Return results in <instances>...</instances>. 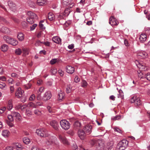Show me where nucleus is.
<instances>
[{"instance_id":"nucleus-1","label":"nucleus","mask_w":150,"mask_h":150,"mask_svg":"<svg viewBox=\"0 0 150 150\" xmlns=\"http://www.w3.org/2000/svg\"><path fill=\"white\" fill-rule=\"evenodd\" d=\"M91 143L93 146H95L97 150H101L103 148V144L101 141L98 140H92Z\"/></svg>"},{"instance_id":"nucleus-2","label":"nucleus","mask_w":150,"mask_h":150,"mask_svg":"<svg viewBox=\"0 0 150 150\" xmlns=\"http://www.w3.org/2000/svg\"><path fill=\"white\" fill-rule=\"evenodd\" d=\"M27 15L28 16V17L27 18V21L29 24H33L34 22V19L37 18V15L31 11L28 12Z\"/></svg>"},{"instance_id":"nucleus-3","label":"nucleus","mask_w":150,"mask_h":150,"mask_svg":"<svg viewBox=\"0 0 150 150\" xmlns=\"http://www.w3.org/2000/svg\"><path fill=\"white\" fill-rule=\"evenodd\" d=\"M128 142L125 139L120 142L116 146L117 150H124L127 146Z\"/></svg>"},{"instance_id":"nucleus-4","label":"nucleus","mask_w":150,"mask_h":150,"mask_svg":"<svg viewBox=\"0 0 150 150\" xmlns=\"http://www.w3.org/2000/svg\"><path fill=\"white\" fill-rule=\"evenodd\" d=\"M60 124L62 128L65 130H67L70 127V124L66 120H61Z\"/></svg>"},{"instance_id":"nucleus-5","label":"nucleus","mask_w":150,"mask_h":150,"mask_svg":"<svg viewBox=\"0 0 150 150\" xmlns=\"http://www.w3.org/2000/svg\"><path fill=\"white\" fill-rule=\"evenodd\" d=\"M37 134L42 137H46L48 136L47 131L45 129H38L36 130Z\"/></svg>"},{"instance_id":"nucleus-6","label":"nucleus","mask_w":150,"mask_h":150,"mask_svg":"<svg viewBox=\"0 0 150 150\" xmlns=\"http://www.w3.org/2000/svg\"><path fill=\"white\" fill-rule=\"evenodd\" d=\"M47 137V138L46 139V141L45 143L48 146L55 143L56 141H57V138L55 137L48 135V136Z\"/></svg>"},{"instance_id":"nucleus-7","label":"nucleus","mask_w":150,"mask_h":150,"mask_svg":"<svg viewBox=\"0 0 150 150\" xmlns=\"http://www.w3.org/2000/svg\"><path fill=\"white\" fill-rule=\"evenodd\" d=\"M58 137L61 143L65 145H69V143L66 137L63 134H59Z\"/></svg>"},{"instance_id":"nucleus-8","label":"nucleus","mask_w":150,"mask_h":150,"mask_svg":"<svg viewBox=\"0 0 150 150\" xmlns=\"http://www.w3.org/2000/svg\"><path fill=\"white\" fill-rule=\"evenodd\" d=\"M130 101L132 103H134L136 106L139 105L141 104L140 98L139 97L136 96L132 97Z\"/></svg>"},{"instance_id":"nucleus-9","label":"nucleus","mask_w":150,"mask_h":150,"mask_svg":"<svg viewBox=\"0 0 150 150\" xmlns=\"http://www.w3.org/2000/svg\"><path fill=\"white\" fill-rule=\"evenodd\" d=\"M138 57L141 59L146 58L147 57V54L144 51H139L137 53Z\"/></svg>"},{"instance_id":"nucleus-10","label":"nucleus","mask_w":150,"mask_h":150,"mask_svg":"<svg viewBox=\"0 0 150 150\" xmlns=\"http://www.w3.org/2000/svg\"><path fill=\"white\" fill-rule=\"evenodd\" d=\"M10 10L13 11H14L16 9V4L11 0H9L7 3Z\"/></svg>"},{"instance_id":"nucleus-11","label":"nucleus","mask_w":150,"mask_h":150,"mask_svg":"<svg viewBox=\"0 0 150 150\" xmlns=\"http://www.w3.org/2000/svg\"><path fill=\"white\" fill-rule=\"evenodd\" d=\"M50 124L53 128L56 130H59L58 123L55 120H53L50 121Z\"/></svg>"},{"instance_id":"nucleus-12","label":"nucleus","mask_w":150,"mask_h":150,"mask_svg":"<svg viewBox=\"0 0 150 150\" xmlns=\"http://www.w3.org/2000/svg\"><path fill=\"white\" fill-rule=\"evenodd\" d=\"M92 127L91 125H87L83 128V130L87 134H90L92 131Z\"/></svg>"},{"instance_id":"nucleus-13","label":"nucleus","mask_w":150,"mask_h":150,"mask_svg":"<svg viewBox=\"0 0 150 150\" xmlns=\"http://www.w3.org/2000/svg\"><path fill=\"white\" fill-rule=\"evenodd\" d=\"M109 23L112 26L117 25L119 22L117 21L116 18L112 16L110 18L109 22Z\"/></svg>"},{"instance_id":"nucleus-14","label":"nucleus","mask_w":150,"mask_h":150,"mask_svg":"<svg viewBox=\"0 0 150 150\" xmlns=\"http://www.w3.org/2000/svg\"><path fill=\"white\" fill-rule=\"evenodd\" d=\"M78 135L81 139H84L86 135V133L84 130L79 129L78 131Z\"/></svg>"},{"instance_id":"nucleus-15","label":"nucleus","mask_w":150,"mask_h":150,"mask_svg":"<svg viewBox=\"0 0 150 150\" xmlns=\"http://www.w3.org/2000/svg\"><path fill=\"white\" fill-rule=\"evenodd\" d=\"M52 96L50 91H48L45 92L42 97V99L44 100H47L50 99Z\"/></svg>"},{"instance_id":"nucleus-16","label":"nucleus","mask_w":150,"mask_h":150,"mask_svg":"<svg viewBox=\"0 0 150 150\" xmlns=\"http://www.w3.org/2000/svg\"><path fill=\"white\" fill-rule=\"evenodd\" d=\"M24 91L21 90V88H19L17 89L15 93V96L18 98H20L22 96L23 93Z\"/></svg>"},{"instance_id":"nucleus-17","label":"nucleus","mask_w":150,"mask_h":150,"mask_svg":"<svg viewBox=\"0 0 150 150\" xmlns=\"http://www.w3.org/2000/svg\"><path fill=\"white\" fill-rule=\"evenodd\" d=\"M66 69L67 72L71 74H73L74 71V68L69 66H67Z\"/></svg>"},{"instance_id":"nucleus-18","label":"nucleus","mask_w":150,"mask_h":150,"mask_svg":"<svg viewBox=\"0 0 150 150\" xmlns=\"http://www.w3.org/2000/svg\"><path fill=\"white\" fill-rule=\"evenodd\" d=\"M18 44V41L16 40L14 38H11L9 44H10L13 46H15L17 45Z\"/></svg>"},{"instance_id":"nucleus-19","label":"nucleus","mask_w":150,"mask_h":150,"mask_svg":"<svg viewBox=\"0 0 150 150\" xmlns=\"http://www.w3.org/2000/svg\"><path fill=\"white\" fill-rule=\"evenodd\" d=\"M52 41L55 43H59L61 42V39L58 36L54 37L52 38Z\"/></svg>"},{"instance_id":"nucleus-20","label":"nucleus","mask_w":150,"mask_h":150,"mask_svg":"<svg viewBox=\"0 0 150 150\" xmlns=\"http://www.w3.org/2000/svg\"><path fill=\"white\" fill-rule=\"evenodd\" d=\"M58 99L59 100H62L64 96V93H63L61 90H59L58 91Z\"/></svg>"},{"instance_id":"nucleus-21","label":"nucleus","mask_w":150,"mask_h":150,"mask_svg":"<svg viewBox=\"0 0 150 150\" xmlns=\"http://www.w3.org/2000/svg\"><path fill=\"white\" fill-rule=\"evenodd\" d=\"M146 35L145 34H142L140 35L139 40L141 42H143L146 39Z\"/></svg>"},{"instance_id":"nucleus-22","label":"nucleus","mask_w":150,"mask_h":150,"mask_svg":"<svg viewBox=\"0 0 150 150\" xmlns=\"http://www.w3.org/2000/svg\"><path fill=\"white\" fill-rule=\"evenodd\" d=\"M47 0H37V4L39 6H42L47 3Z\"/></svg>"},{"instance_id":"nucleus-23","label":"nucleus","mask_w":150,"mask_h":150,"mask_svg":"<svg viewBox=\"0 0 150 150\" xmlns=\"http://www.w3.org/2000/svg\"><path fill=\"white\" fill-rule=\"evenodd\" d=\"M48 18L49 20L52 21L54 20L55 19V16L52 12H50L48 13Z\"/></svg>"},{"instance_id":"nucleus-24","label":"nucleus","mask_w":150,"mask_h":150,"mask_svg":"<svg viewBox=\"0 0 150 150\" xmlns=\"http://www.w3.org/2000/svg\"><path fill=\"white\" fill-rule=\"evenodd\" d=\"M10 132L8 130H4L2 132V135L5 137H7L9 134Z\"/></svg>"},{"instance_id":"nucleus-25","label":"nucleus","mask_w":150,"mask_h":150,"mask_svg":"<svg viewBox=\"0 0 150 150\" xmlns=\"http://www.w3.org/2000/svg\"><path fill=\"white\" fill-rule=\"evenodd\" d=\"M17 38L19 40L22 41L24 39V35L22 33H19L17 35Z\"/></svg>"},{"instance_id":"nucleus-26","label":"nucleus","mask_w":150,"mask_h":150,"mask_svg":"<svg viewBox=\"0 0 150 150\" xmlns=\"http://www.w3.org/2000/svg\"><path fill=\"white\" fill-rule=\"evenodd\" d=\"M11 114L13 115V117H15L18 120L20 119L19 118L20 115L19 113L17 112L13 111L11 112Z\"/></svg>"},{"instance_id":"nucleus-27","label":"nucleus","mask_w":150,"mask_h":150,"mask_svg":"<svg viewBox=\"0 0 150 150\" xmlns=\"http://www.w3.org/2000/svg\"><path fill=\"white\" fill-rule=\"evenodd\" d=\"M1 31L4 33H8L9 32L10 30L6 27H2L1 30Z\"/></svg>"},{"instance_id":"nucleus-28","label":"nucleus","mask_w":150,"mask_h":150,"mask_svg":"<svg viewBox=\"0 0 150 150\" xmlns=\"http://www.w3.org/2000/svg\"><path fill=\"white\" fill-rule=\"evenodd\" d=\"M8 46L7 45L4 44L1 46V50L3 52H6L8 50Z\"/></svg>"},{"instance_id":"nucleus-29","label":"nucleus","mask_w":150,"mask_h":150,"mask_svg":"<svg viewBox=\"0 0 150 150\" xmlns=\"http://www.w3.org/2000/svg\"><path fill=\"white\" fill-rule=\"evenodd\" d=\"M3 38L6 43L9 44L11 39V38L10 37L7 35H5L3 37Z\"/></svg>"},{"instance_id":"nucleus-30","label":"nucleus","mask_w":150,"mask_h":150,"mask_svg":"<svg viewBox=\"0 0 150 150\" xmlns=\"http://www.w3.org/2000/svg\"><path fill=\"white\" fill-rule=\"evenodd\" d=\"M23 55L25 56L27 55H28L29 53V51L27 49L25 48L23 49Z\"/></svg>"},{"instance_id":"nucleus-31","label":"nucleus","mask_w":150,"mask_h":150,"mask_svg":"<svg viewBox=\"0 0 150 150\" xmlns=\"http://www.w3.org/2000/svg\"><path fill=\"white\" fill-rule=\"evenodd\" d=\"M15 145L16 147L17 148V149L21 150L23 148V146H22V145L18 143H16L15 144Z\"/></svg>"},{"instance_id":"nucleus-32","label":"nucleus","mask_w":150,"mask_h":150,"mask_svg":"<svg viewBox=\"0 0 150 150\" xmlns=\"http://www.w3.org/2000/svg\"><path fill=\"white\" fill-rule=\"evenodd\" d=\"M117 95L118 98H121L122 99L123 98L124 95L122 91L121 90H120L119 91V94H118Z\"/></svg>"},{"instance_id":"nucleus-33","label":"nucleus","mask_w":150,"mask_h":150,"mask_svg":"<svg viewBox=\"0 0 150 150\" xmlns=\"http://www.w3.org/2000/svg\"><path fill=\"white\" fill-rule=\"evenodd\" d=\"M30 141V139L27 137H24L23 139V142L26 144H29Z\"/></svg>"},{"instance_id":"nucleus-34","label":"nucleus","mask_w":150,"mask_h":150,"mask_svg":"<svg viewBox=\"0 0 150 150\" xmlns=\"http://www.w3.org/2000/svg\"><path fill=\"white\" fill-rule=\"evenodd\" d=\"M63 3L66 5L69 4L71 2V0H63Z\"/></svg>"},{"instance_id":"nucleus-35","label":"nucleus","mask_w":150,"mask_h":150,"mask_svg":"<svg viewBox=\"0 0 150 150\" xmlns=\"http://www.w3.org/2000/svg\"><path fill=\"white\" fill-rule=\"evenodd\" d=\"M138 67L139 69H142L143 71H145L146 69H145V67L144 65H142L140 64H138Z\"/></svg>"},{"instance_id":"nucleus-36","label":"nucleus","mask_w":150,"mask_h":150,"mask_svg":"<svg viewBox=\"0 0 150 150\" xmlns=\"http://www.w3.org/2000/svg\"><path fill=\"white\" fill-rule=\"evenodd\" d=\"M22 52V51L21 50V49L20 48H18V49H16L15 50V53L16 54L18 55H20L21 54Z\"/></svg>"},{"instance_id":"nucleus-37","label":"nucleus","mask_w":150,"mask_h":150,"mask_svg":"<svg viewBox=\"0 0 150 150\" xmlns=\"http://www.w3.org/2000/svg\"><path fill=\"white\" fill-rule=\"evenodd\" d=\"M6 88V85L5 83L1 82V89H5Z\"/></svg>"},{"instance_id":"nucleus-38","label":"nucleus","mask_w":150,"mask_h":150,"mask_svg":"<svg viewBox=\"0 0 150 150\" xmlns=\"http://www.w3.org/2000/svg\"><path fill=\"white\" fill-rule=\"evenodd\" d=\"M87 85H88V83H87V82H86V81L84 80H83L82 81V83L81 86L83 87H85L87 86Z\"/></svg>"},{"instance_id":"nucleus-39","label":"nucleus","mask_w":150,"mask_h":150,"mask_svg":"<svg viewBox=\"0 0 150 150\" xmlns=\"http://www.w3.org/2000/svg\"><path fill=\"white\" fill-rule=\"evenodd\" d=\"M114 131L118 133H121L122 132V130L119 128L116 127L114 128Z\"/></svg>"},{"instance_id":"nucleus-40","label":"nucleus","mask_w":150,"mask_h":150,"mask_svg":"<svg viewBox=\"0 0 150 150\" xmlns=\"http://www.w3.org/2000/svg\"><path fill=\"white\" fill-rule=\"evenodd\" d=\"M11 18L15 23H18L19 22V20L14 16H12Z\"/></svg>"},{"instance_id":"nucleus-41","label":"nucleus","mask_w":150,"mask_h":150,"mask_svg":"<svg viewBox=\"0 0 150 150\" xmlns=\"http://www.w3.org/2000/svg\"><path fill=\"white\" fill-rule=\"evenodd\" d=\"M57 72V70L55 68H54L51 69L50 70V72L53 75L55 74Z\"/></svg>"},{"instance_id":"nucleus-42","label":"nucleus","mask_w":150,"mask_h":150,"mask_svg":"<svg viewBox=\"0 0 150 150\" xmlns=\"http://www.w3.org/2000/svg\"><path fill=\"white\" fill-rule=\"evenodd\" d=\"M81 123L78 121H76L74 124V125L76 127H80L81 126Z\"/></svg>"},{"instance_id":"nucleus-43","label":"nucleus","mask_w":150,"mask_h":150,"mask_svg":"<svg viewBox=\"0 0 150 150\" xmlns=\"http://www.w3.org/2000/svg\"><path fill=\"white\" fill-rule=\"evenodd\" d=\"M138 76L139 78H140L141 79L145 78V75H143V73L142 72H140L139 73L138 71Z\"/></svg>"},{"instance_id":"nucleus-44","label":"nucleus","mask_w":150,"mask_h":150,"mask_svg":"<svg viewBox=\"0 0 150 150\" xmlns=\"http://www.w3.org/2000/svg\"><path fill=\"white\" fill-rule=\"evenodd\" d=\"M11 76L14 78H18L19 76L16 73H13L11 74Z\"/></svg>"},{"instance_id":"nucleus-45","label":"nucleus","mask_w":150,"mask_h":150,"mask_svg":"<svg viewBox=\"0 0 150 150\" xmlns=\"http://www.w3.org/2000/svg\"><path fill=\"white\" fill-rule=\"evenodd\" d=\"M145 78H146L147 80L150 81V73H148L145 75Z\"/></svg>"},{"instance_id":"nucleus-46","label":"nucleus","mask_w":150,"mask_h":150,"mask_svg":"<svg viewBox=\"0 0 150 150\" xmlns=\"http://www.w3.org/2000/svg\"><path fill=\"white\" fill-rule=\"evenodd\" d=\"M13 116L12 114L11 115H9L8 116V119L11 122H12L13 120Z\"/></svg>"},{"instance_id":"nucleus-47","label":"nucleus","mask_w":150,"mask_h":150,"mask_svg":"<svg viewBox=\"0 0 150 150\" xmlns=\"http://www.w3.org/2000/svg\"><path fill=\"white\" fill-rule=\"evenodd\" d=\"M35 98V96L33 94L29 98V100L30 101L33 100Z\"/></svg>"},{"instance_id":"nucleus-48","label":"nucleus","mask_w":150,"mask_h":150,"mask_svg":"<svg viewBox=\"0 0 150 150\" xmlns=\"http://www.w3.org/2000/svg\"><path fill=\"white\" fill-rule=\"evenodd\" d=\"M57 61V60L56 59H54L51 60L50 61V63L52 64H54Z\"/></svg>"},{"instance_id":"nucleus-49","label":"nucleus","mask_w":150,"mask_h":150,"mask_svg":"<svg viewBox=\"0 0 150 150\" xmlns=\"http://www.w3.org/2000/svg\"><path fill=\"white\" fill-rule=\"evenodd\" d=\"M31 150H41L39 148L36 146H33L31 149Z\"/></svg>"},{"instance_id":"nucleus-50","label":"nucleus","mask_w":150,"mask_h":150,"mask_svg":"<svg viewBox=\"0 0 150 150\" xmlns=\"http://www.w3.org/2000/svg\"><path fill=\"white\" fill-rule=\"evenodd\" d=\"M42 83V81L41 79H38L37 80V84L38 85H40Z\"/></svg>"},{"instance_id":"nucleus-51","label":"nucleus","mask_w":150,"mask_h":150,"mask_svg":"<svg viewBox=\"0 0 150 150\" xmlns=\"http://www.w3.org/2000/svg\"><path fill=\"white\" fill-rule=\"evenodd\" d=\"M80 80V78L77 76H76L74 79V82L76 83H78Z\"/></svg>"},{"instance_id":"nucleus-52","label":"nucleus","mask_w":150,"mask_h":150,"mask_svg":"<svg viewBox=\"0 0 150 150\" xmlns=\"http://www.w3.org/2000/svg\"><path fill=\"white\" fill-rule=\"evenodd\" d=\"M34 113L37 115H39L41 114V112L38 110H35L34 111Z\"/></svg>"},{"instance_id":"nucleus-53","label":"nucleus","mask_w":150,"mask_h":150,"mask_svg":"<svg viewBox=\"0 0 150 150\" xmlns=\"http://www.w3.org/2000/svg\"><path fill=\"white\" fill-rule=\"evenodd\" d=\"M13 147L11 146H8L6 147L4 150H13Z\"/></svg>"},{"instance_id":"nucleus-54","label":"nucleus","mask_w":150,"mask_h":150,"mask_svg":"<svg viewBox=\"0 0 150 150\" xmlns=\"http://www.w3.org/2000/svg\"><path fill=\"white\" fill-rule=\"evenodd\" d=\"M120 118V116H117L112 118V119L114 120H119Z\"/></svg>"},{"instance_id":"nucleus-55","label":"nucleus","mask_w":150,"mask_h":150,"mask_svg":"<svg viewBox=\"0 0 150 150\" xmlns=\"http://www.w3.org/2000/svg\"><path fill=\"white\" fill-rule=\"evenodd\" d=\"M59 74H60V76H62L64 74V72L63 71H62V70L61 69H59L58 71Z\"/></svg>"},{"instance_id":"nucleus-56","label":"nucleus","mask_w":150,"mask_h":150,"mask_svg":"<svg viewBox=\"0 0 150 150\" xmlns=\"http://www.w3.org/2000/svg\"><path fill=\"white\" fill-rule=\"evenodd\" d=\"M37 24H34L33 25H32V26H31L30 27V30H34L36 27V26H37Z\"/></svg>"},{"instance_id":"nucleus-57","label":"nucleus","mask_w":150,"mask_h":150,"mask_svg":"<svg viewBox=\"0 0 150 150\" xmlns=\"http://www.w3.org/2000/svg\"><path fill=\"white\" fill-rule=\"evenodd\" d=\"M44 90V87H40V89L38 90L39 91L38 92V93L39 92V93H40V94H41L42 92H43Z\"/></svg>"},{"instance_id":"nucleus-58","label":"nucleus","mask_w":150,"mask_h":150,"mask_svg":"<svg viewBox=\"0 0 150 150\" xmlns=\"http://www.w3.org/2000/svg\"><path fill=\"white\" fill-rule=\"evenodd\" d=\"M8 81L9 83L13 84L14 82V80L12 78H10L8 80Z\"/></svg>"},{"instance_id":"nucleus-59","label":"nucleus","mask_w":150,"mask_h":150,"mask_svg":"<svg viewBox=\"0 0 150 150\" xmlns=\"http://www.w3.org/2000/svg\"><path fill=\"white\" fill-rule=\"evenodd\" d=\"M1 22H3L5 23H8V22L5 18H3L1 17Z\"/></svg>"},{"instance_id":"nucleus-60","label":"nucleus","mask_w":150,"mask_h":150,"mask_svg":"<svg viewBox=\"0 0 150 150\" xmlns=\"http://www.w3.org/2000/svg\"><path fill=\"white\" fill-rule=\"evenodd\" d=\"M40 28L42 29H45V27L44 26V25L42 23H40L39 25Z\"/></svg>"},{"instance_id":"nucleus-61","label":"nucleus","mask_w":150,"mask_h":150,"mask_svg":"<svg viewBox=\"0 0 150 150\" xmlns=\"http://www.w3.org/2000/svg\"><path fill=\"white\" fill-rule=\"evenodd\" d=\"M26 106L25 105H23L21 106V107L20 108L21 109L22 111H24L25 109L26 108Z\"/></svg>"},{"instance_id":"nucleus-62","label":"nucleus","mask_w":150,"mask_h":150,"mask_svg":"<svg viewBox=\"0 0 150 150\" xmlns=\"http://www.w3.org/2000/svg\"><path fill=\"white\" fill-rule=\"evenodd\" d=\"M74 45L72 44L69 45L68 46V48L70 49H72L74 48Z\"/></svg>"},{"instance_id":"nucleus-63","label":"nucleus","mask_w":150,"mask_h":150,"mask_svg":"<svg viewBox=\"0 0 150 150\" xmlns=\"http://www.w3.org/2000/svg\"><path fill=\"white\" fill-rule=\"evenodd\" d=\"M26 114L28 116H30L31 115V112L29 111H27V110L26 111Z\"/></svg>"},{"instance_id":"nucleus-64","label":"nucleus","mask_w":150,"mask_h":150,"mask_svg":"<svg viewBox=\"0 0 150 150\" xmlns=\"http://www.w3.org/2000/svg\"><path fill=\"white\" fill-rule=\"evenodd\" d=\"M146 48L148 49L150 48V40L146 45Z\"/></svg>"}]
</instances>
